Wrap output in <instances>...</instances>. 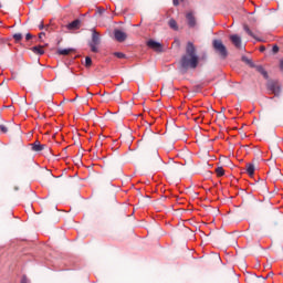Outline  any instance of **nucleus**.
Masks as SVG:
<instances>
[{"instance_id": "obj_22", "label": "nucleus", "mask_w": 283, "mask_h": 283, "mask_svg": "<svg viewBox=\"0 0 283 283\" xmlns=\"http://www.w3.org/2000/svg\"><path fill=\"white\" fill-rule=\"evenodd\" d=\"M272 52H274V54H277V52H280V48L277 45H274L272 48Z\"/></svg>"}, {"instance_id": "obj_4", "label": "nucleus", "mask_w": 283, "mask_h": 283, "mask_svg": "<svg viewBox=\"0 0 283 283\" xmlns=\"http://www.w3.org/2000/svg\"><path fill=\"white\" fill-rule=\"evenodd\" d=\"M266 90L270 94H274V96H280V82L270 80L266 83Z\"/></svg>"}, {"instance_id": "obj_1", "label": "nucleus", "mask_w": 283, "mask_h": 283, "mask_svg": "<svg viewBox=\"0 0 283 283\" xmlns=\"http://www.w3.org/2000/svg\"><path fill=\"white\" fill-rule=\"evenodd\" d=\"M200 63V57L196 54V45L192 42H188L186 46V54L181 56L180 65L184 72L187 70H196Z\"/></svg>"}, {"instance_id": "obj_15", "label": "nucleus", "mask_w": 283, "mask_h": 283, "mask_svg": "<svg viewBox=\"0 0 283 283\" xmlns=\"http://www.w3.org/2000/svg\"><path fill=\"white\" fill-rule=\"evenodd\" d=\"M14 43H21L23 41V34L21 33H15L13 34Z\"/></svg>"}, {"instance_id": "obj_18", "label": "nucleus", "mask_w": 283, "mask_h": 283, "mask_svg": "<svg viewBox=\"0 0 283 283\" xmlns=\"http://www.w3.org/2000/svg\"><path fill=\"white\" fill-rule=\"evenodd\" d=\"M216 174L219 178H222V176H224V168L222 167L216 168Z\"/></svg>"}, {"instance_id": "obj_8", "label": "nucleus", "mask_w": 283, "mask_h": 283, "mask_svg": "<svg viewBox=\"0 0 283 283\" xmlns=\"http://www.w3.org/2000/svg\"><path fill=\"white\" fill-rule=\"evenodd\" d=\"M186 19L188 21L189 28H196V17L193 15V12H188L186 14Z\"/></svg>"}, {"instance_id": "obj_10", "label": "nucleus", "mask_w": 283, "mask_h": 283, "mask_svg": "<svg viewBox=\"0 0 283 283\" xmlns=\"http://www.w3.org/2000/svg\"><path fill=\"white\" fill-rule=\"evenodd\" d=\"M251 67H255L256 72H259V74L263 75L264 78H269V73L266 72V70H264L263 65H251Z\"/></svg>"}, {"instance_id": "obj_16", "label": "nucleus", "mask_w": 283, "mask_h": 283, "mask_svg": "<svg viewBox=\"0 0 283 283\" xmlns=\"http://www.w3.org/2000/svg\"><path fill=\"white\" fill-rule=\"evenodd\" d=\"M244 31L247 32V34H249V36H252V39H255V34L253 33V31H251V29L249 28V25L244 24L243 25Z\"/></svg>"}, {"instance_id": "obj_6", "label": "nucleus", "mask_w": 283, "mask_h": 283, "mask_svg": "<svg viewBox=\"0 0 283 283\" xmlns=\"http://www.w3.org/2000/svg\"><path fill=\"white\" fill-rule=\"evenodd\" d=\"M148 48H151V50H155V52H163V44L154 41V40H149L147 42Z\"/></svg>"}, {"instance_id": "obj_13", "label": "nucleus", "mask_w": 283, "mask_h": 283, "mask_svg": "<svg viewBox=\"0 0 283 283\" xmlns=\"http://www.w3.org/2000/svg\"><path fill=\"white\" fill-rule=\"evenodd\" d=\"M245 171L250 176V178H253L255 174V166L253 164H247Z\"/></svg>"}, {"instance_id": "obj_25", "label": "nucleus", "mask_w": 283, "mask_h": 283, "mask_svg": "<svg viewBox=\"0 0 283 283\" xmlns=\"http://www.w3.org/2000/svg\"><path fill=\"white\" fill-rule=\"evenodd\" d=\"M21 283H30V280H28V276H22Z\"/></svg>"}, {"instance_id": "obj_12", "label": "nucleus", "mask_w": 283, "mask_h": 283, "mask_svg": "<svg viewBox=\"0 0 283 283\" xmlns=\"http://www.w3.org/2000/svg\"><path fill=\"white\" fill-rule=\"evenodd\" d=\"M67 30H78L81 28V20L76 19L66 25Z\"/></svg>"}, {"instance_id": "obj_14", "label": "nucleus", "mask_w": 283, "mask_h": 283, "mask_svg": "<svg viewBox=\"0 0 283 283\" xmlns=\"http://www.w3.org/2000/svg\"><path fill=\"white\" fill-rule=\"evenodd\" d=\"M72 52V49H60L57 50V54H60L61 56H67V54H70Z\"/></svg>"}, {"instance_id": "obj_17", "label": "nucleus", "mask_w": 283, "mask_h": 283, "mask_svg": "<svg viewBox=\"0 0 283 283\" xmlns=\"http://www.w3.org/2000/svg\"><path fill=\"white\" fill-rule=\"evenodd\" d=\"M169 28H171V30H178V23L176 22V20H169Z\"/></svg>"}, {"instance_id": "obj_20", "label": "nucleus", "mask_w": 283, "mask_h": 283, "mask_svg": "<svg viewBox=\"0 0 283 283\" xmlns=\"http://www.w3.org/2000/svg\"><path fill=\"white\" fill-rule=\"evenodd\" d=\"M114 56H116L117 59H125V54L120 52H115Z\"/></svg>"}, {"instance_id": "obj_11", "label": "nucleus", "mask_w": 283, "mask_h": 283, "mask_svg": "<svg viewBox=\"0 0 283 283\" xmlns=\"http://www.w3.org/2000/svg\"><path fill=\"white\" fill-rule=\"evenodd\" d=\"M33 54H38V56H43L45 54V50H43V45H38L31 48Z\"/></svg>"}, {"instance_id": "obj_26", "label": "nucleus", "mask_w": 283, "mask_h": 283, "mask_svg": "<svg viewBox=\"0 0 283 283\" xmlns=\"http://www.w3.org/2000/svg\"><path fill=\"white\" fill-rule=\"evenodd\" d=\"M32 39V33H28L27 35H25V41H30Z\"/></svg>"}, {"instance_id": "obj_31", "label": "nucleus", "mask_w": 283, "mask_h": 283, "mask_svg": "<svg viewBox=\"0 0 283 283\" xmlns=\"http://www.w3.org/2000/svg\"><path fill=\"white\" fill-rule=\"evenodd\" d=\"M48 28H50V25H46V27H45V30H48Z\"/></svg>"}, {"instance_id": "obj_9", "label": "nucleus", "mask_w": 283, "mask_h": 283, "mask_svg": "<svg viewBox=\"0 0 283 283\" xmlns=\"http://www.w3.org/2000/svg\"><path fill=\"white\" fill-rule=\"evenodd\" d=\"M32 151H43L45 149V145H42L41 142L35 140L31 144Z\"/></svg>"}, {"instance_id": "obj_7", "label": "nucleus", "mask_w": 283, "mask_h": 283, "mask_svg": "<svg viewBox=\"0 0 283 283\" xmlns=\"http://www.w3.org/2000/svg\"><path fill=\"white\" fill-rule=\"evenodd\" d=\"M115 39L118 41V43H123V41H126L127 39V33L120 30H115Z\"/></svg>"}, {"instance_id": "obj_30", "label": "nucleus", "mask_w": 283, "mask_h": 283, "mask_svg": "<svg viewBox=\"0 0 283 283\" xmlns=\"http://www.w3.org/2000/svg\"><path fill=\"white\" fill-rule=\"evenodd\" d=\"M260 51H261V52H264V46H261Z\"/></svg>"}, {"instance_id": "obj_23", "label": "nucleus", "mask_w": 283, "mask_h": 283, "mask_svg": "<svg viewBox=\"0 0 283 283\" xmlns=\"http://www.w3.org/2000/svg\"><path fill=\"white\" fill-rule=\"evenodd\" d=\"M185 0H172L174 6H180Z\"/></svg>"}, {"instance_id": "obj_3", "label": "nucleus", "mask_w": 283, "mask_h": 283, "mask_svg": "<svg viewBox=\"0 0 283 283\" xmlns=\"http://www.w3.org/2000/svg\"><path fill=\"white\" fill-rule=\"evenodd\" d=\"M98 45H101V34L96 30H94L92 41L90 43L91 52L97 53Z\"/></svg>"}, {"instance_id": "obj_2", "label": "nucleus", "mask_w": 283, "mask_h": 283, "mask_svg": "<svg viewBox=\"0 0 283 283\" xmlns=\"http://www.w3.org/2000/svg\"><path fill=\"white\" fill-rule=\"evenodd\" d=\"M213 49L221 59H227L229 56V52L227 51V46L222 43V40H213L212 42Z\"/></svg>"}, {"instance_id": "obj_5", "label": "nucleus", "mask_w": 283, "mask_h": 283, "mask_svg": "<svg viewBox=\"0 0 283 283\" xmlns=\"http://www.w3.org/2000/svg\"><path fill=\"white\" fill-rule=\"evenodd\" d=\"M230 41L237 48V50H240L242 48V38L238 34L230 35Z\"/></svg>"}, {"instance_id": "obj_28", "label": "nucleus", "mask_w": 283, "mask_h": 283, "mask_svg": "<svg viewBox=\"0 0 283 283\" xmlns=\"http://www.w3.org/2000/svg\"><path fill=\"white\" fill-rule=\"evenodd\" d=\"M45 28V25H43V22H41V24L39 25V30H43Z\"/></svg>"}, {"instance_id": "obj_21", "label": "nucleus", "mask_w": 283, "mask_h": 283, "mask_svg": "<svg viewBox=\"0 0 283 283\" xmlns=\"http://www.w3.org/2000/svg\"><path fill=\"white\" fill-rule=\"evenodd\" d=\"M0 132H2V134H8V127L0 125Z\"/></svg>"}, {"instance_id": "obj_27", "label": "nucleus", "mask_w": 283, "mask_h": 283, "mask_svg": "<svg viewBox=\"0 0 283 283\" xmlns=\"http://www.w3.org/2000/svg\"><path fill=\"white\" fill-rule=\"evenodd\" d=\"M43 36H45V32H41V33L39 34L40 41H43Z\"/></svg>"}, {"instance_id": "obj_24", "label": "nucleus", "mask_w": 283, "mask_h": 283, "mask_svg": "<svg viewBox=\"0 0 283 283\" xmlns=\"http://www.w3.org/2000/svg\"><path fill=\"white\" fill-rule=\"evenodd\" d=\"M242 61H244V62L248 63L249 65H253V64L251 63V60H249L247 56H243V57H242Z\"/></svg>"}, {"instance_id": "obj_19", "label": "nucleus", "mask_w": 283, "mask_h": 283, "mask_svg": "<svg viewBox=\"0 0 283 283\" xmlns=\"http://www.w3.org/2000/svg\"><path fill=\"white\" fill-rule=\"evenodd\" d=\"M85 65H86V67H92V57H90V56L85 57Z\"/></svg>"}, {"instance_id": "obj_29", "label": "nucleus", "mask_w": 283, "mask_h": 283, "mask_svg": "<svg viewBox=\"0 0 283 283\" xmlns=\"http://www.w3.org/2000/svg\"><path fill=\"white\" fill-rule=\"evenodd\" d=\"M280 67L283 70V60L280 61Z\"/></svg>"}]
</instances>
